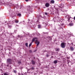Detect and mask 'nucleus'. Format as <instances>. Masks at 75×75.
Returning a JSON list of instances; mask_svg holds the SVG:
<instances>
[{"label":"nucleus","mask_w":75,"mask_h":75,"mask_svg":"<svg viewBox=\"0 0 75 75\" xmlns=\"http://www.w3.org/2000/svg\"><path fill=\"white\" fill-rule=\"evenodd\" d=\"M7 62L9 64H11V59H8L7 60Z\"/></svg>","instance_id":"obj_1"},{"label":"nucleus","mask_w":75,"mask_h":75,"mask_svg":"<svg viewBox=\"0 0 75 75\" xmlns=\"http://www.w3.org/2000/svg\"><path fill=\"white\" fill-rule=\"evenodd\" d=\"M38 42V44L37 45L36 47H37L40 44V42L38 41V40H35V43L36 44H37Z\"/></svg>","instance_id":"obj_2"},{"label":"nucleus","mask_w":75,"mask_h":75,"mask_svg":"<svg viewBox=\"0 0 75 75\" xmlns=\"http://www.w3.org/2000/svg\"><path fill=\"white\" fill-rule=\"evenodd\" d=\"M61 47L63 48L65 47V43L64 42H62L61 44Z\"/></svg>","instance_id":"obj_3"},{"label":"nucleus","mask_w":75,"mask_h":75,"mask_svg":"<svg viewBox=\"0 0 75 75\" xmlns=\"http://www.w3.org/2000/svg\"><path fill=\"white\" fill-rule=\"evenodd\" d=\"M6 66L7 67V68L8 69H11V66H9V64H7Z\"/></svg>","instance_id":"obj_4"},{"label":"nucleus","mask_w":75,"mask_h":75,"mask_svg":"<svg viewBox=\"0 0 75 75\" xmlns=\"http://www.w3.org/2000/svg\"><path fill=\"white\" fill-rule=\"evenodd\" d=\"M32 9L30 8V6H28V8H27V10L28 11H31V10H32Z\"/></svg>","instance_id":"obj_5"},{"label":"nucleus","mask_w":75,"mask_h":75,"mask_svg":"<svg viewBox=\"0 0 75 75\" xmlns=\"http://www.w3.org/2000/svg\"><path fill=\"white\" fill-rule=\"evenodd\" d=\"M45 6L46 7H48L49 6H50V4L49 3H46L45 4Z\"/></svg>","instance_id":"obj_6"},{"label":"nucleus","mask_w":75,"mask_h":75,"mask_svg":"<svg viewBox=\"0 0 75 75\" xmlns=\"http://www.w3.org/2000/svg\"><path fill=\"white\" fill-rule=\"evenodd\" d=\"M31 62L32 63V65H35V61L33 60H32Z\"/></svg>","instance_id":"obj_7"},{"label":"nucleus","mask_w":75,"mask_h":75,"mask_svg":"<svg viewBox=\"0 0 75 75\" xmlns=\"http://www.w3.org/2000/svg\"><path fill=\"white\" fill-rule=\"evenodd\" d=\"M36 39H37V38H35L33 39L32 40V42H33L34 41H35V40H36Z\"/></svg>","instance_id":"obj_8"},{"label":"nucleus","mask_w":75,"mask_h":75,"mask_svg":"<svg viewBox=\"0 0 75 75\" xmlns=\"http://www.w3.org/2000/svg\"><path fill=\"white\" fill-rule=\"evenodd\" d=\"M70 26H73L74 25V23H69V24Z\"/></svg>","instance_id":"obj_9"},{"label":"nucleus","mask_w":75,"mask_h":75,"mask_svg":"<svg viewBox=\"0 0 75 75\" xmlns=\"http://www.w3.org/2000/svg\"><path fill=\"white\" fill-rule=\"evenodd\" d=\"M57 62H58V61H57V60H55L54 61V63L55 64H57Z\"/></svg>","instance_id":"obj_10"},{"label":"nucleus","mask_w":75,"mask_h":75,"mask_svg":"<svg viewBox=\"0 0 75 75\" xmlns=\"http://www.w3.org/2000/svg\"><path fill=\"white\" fill-rule=\"evenodd\" d=\"M55 50L56 51H59V48H56L55 49Z\"/></svg>","instance_id":"obj_11"},{"label":"nucleus","mask_w":75,"mask_h":75,"mask_svg":"<svg viewBox=\"0 0 75 75\" xmlns=\"http://www.w3.org/2000/svg\"><path fill=\"white\" fill-rule=\"evenodd\" d=\"M41 25H38V28H41Z\"/></svg>","instance_id":"obj_12"},{"label":"nucleus","mask_w":75,"mask_h":75,"mask_svg":"<svg viewBox=\"0 0 75 75\" xmlns=\"http://www.w3.org/2000/svg\"><path fill=\"white\" fill-rule=\"evenodd\" d=\"M70 49L71 51H74V48L72 47H70Z\"/></svg>","instance_id":"obj_13"},{"label":"nucleus","mask_w":75,"mask_h":75,"mask_svg":"<svg viewBox=\"0 0 75 75\" xmlns=\"http://www.w3.org/2000/svg\"><path fill=\"white\" fill-rule=\"evenodd\" d=\"M54 0H51V3H52V4H54Z\"/></svg>","instance_id":"obj_14"},{"label":"nucleus","mask_w":75,"mask_h":75,"mask_svg":"<svg viewBox=\"0 0 75 75\" xmlns=\"http://www.w3.org/2000/svg\"><path fill=\"white\" fill-rule=\"evenodd\" d=\"M32 43H33V42H32L29 44V47H31V45H32Z\"/></svg>","instance_id":"obj_15"},{"label":"nucleus","mask_w":75,"mask_h":75,"mask_svg":"<svg viewBox=\"0 0 75 75\" xmlns=\"http://www.w3.org/2000/svg\"><path fill=\"white\" fill-rule=\"evenodd\" d=\"M12 4L11 3H9L8 4V5H9V6H12Z\"/></svg>","instance_id":"obj_16"},{"label":"nucleus","mask_w":75,"mask_h":75,"mask_svg":"<svg viewBox=\"0 0 75 75\" xmlns=\"http://www.w3.org/2000/svg\"><path fill=\"white\" fill-rule=\"evenodd\" d=\"M17 15L18 16H19V17H20V16H21V13H18Z\"/></svg>","instance_id":"obj_17"},{"label":"nucleus","mask_w":75,"mask_h":75,"mask_svg":"<svg viewBox=\"0 0 75 75\" xmlns=\"http://www.w3.org/2000/svg\"><path fill=\"white\" fill-rule=\"evenodd\" d=\"M8 28H11L12 27L10 25H8Z\"/></svg>","instance_id":"obj_18"},{"label":"nucleus","mask_w":75,"mask_h":75,"mask_svg":"<svg viewBox=\"0 0 75 75\" xmlns=\"http://www.w3.org/2000/svg\"><path fill=\"white\" fill-rule=\"evenodd\" d=\"M25 45L27 47H28V43H26L25 44Z\"/></svg>","instance_id":"obj_19"},{"label":"nucleus","mask_w":75,"mask_h":75,"mask_svg":"<svg viewBox=\"0 0 75 75\" xmlns=\"http://www.w3.org/2000/svg\"><path fill=\"white\" fill-rule=\"evenodd\" d=\"M13 72H14V73H15V74H16V73H17V71L16 70H14L13 71Z\"/></svg>","instance_id":"obj_20"},{"label":"nucleus","mask_w":75,"mask_h":75,"mask_svg":"<svg viewBox=\"0 0 75 75\" xmlns=\"http://www.w3.org/2000/svg\"><path fill=\"white\" fill-rule=\"evenodd\" d=\"M15 22L16 23H18V21L17 20H16L15 21Z\"/></svg>","instance_id":"obj_21"},{"label":"nucleus","mask_w":75,"mask_h":75,"mask_svg":"<svg viewBox=\"0 0 75 75\" xmlns=\"http://www.w3.org/2000/svg\"><path fill=\"white\" fill-rule=\"evenodd\" d=\"M4 75H8V74H7L6 73H5L4 74Z\"/></svg>","instance_id":"obj_22"},{"label":"nucleus","mask_w":75,"mask_h":75,"mask_svg":"<svg viewBox=\"0 0 75 75\" xmlns=\"http://www.w3.org/2000/svg\"><path fill=\"white\" fill-rule=\"evenodd\" d=\"M31 69H32V70H34V68L33 67H31Z\"/></svg>","instance_id":"obj_23"},{"label":"nucleus","mask_w":75,"mask_h":75,"mask_svg":"<svg viewBox=\"0 0 75 75\" xmlns=\"http://www.w3.org/2000/svg\"><path fill=\"white\" fill-rule=\"evenodd\" d=\"M29 52L30 53H32V51L31 50H29Z\"/></svg>","instance_id":"obj_24"},{"label":"nucleus","mask_w":75,"mask_h":75,"mask_svg":"<svg viewBox=\"0 0 75 75\" xmlns=\"http://www.w3.org/2000/svg\"><path fill=\"white\" fill-rule=\"evenodd\" d=\"M46 57H49V55H48V54H47L46 55Z\"/></svg>","instance_id":"obj_25"},{"label":"nucleus","mask_w":75,"mask_h":75,"mask_svg":"<svg viewBox=\"0 0 75 75\" xmlns=\"http://www.w3.org/2000/svg\"><path fill=\"white\" fill-rule=\"evenodd\" d=\"M67 62H68L67 64H69V62H70V61L68 60H67Z\"/></svg>","instance_id":"obj_26"},{"label":"nucleus","mask_w":75,"mask_h":75,"mask_svg":"<svg viewBox=\"0 0 75 75\" xmlns=\"http://www.w3.org/2000/svg\"><path fill=\"white\" fill-rule=\"evenodd\" d=\"M70 20V19L69 18V17L68 19V21L69 22Z\"/></svg>","instance_id":"obj_27"},{"label":"nucleus","mask_w":75,"mask_h":75,"mask_svg":"<svg viewBox=\"0 0 75 75\" xmlns=\"http://www.w3.org/2000/svg\"><path fill=\"white\" fill-rule=\"evenodd\" d=\"M45 15H47V12H45Z\"/></svg>","instance_id":"obj_28"},{"label":"nucleus","mask_w":75,"mask_h":75,"mask_svg":"<svg viewBox=\"0 0 75 75\" xmlns=\"http://www.w3.org/2000/svg\"><path fill=\"white\" fill-rule=\"evenodd\" d=\"M21 62H18V64H21Z\"/></svg>","instance_id":"obj_29"},{"label":"nucleus","mask_w":75,"mask_h":75,"mask_svg":"<svg viewBox=\"0 0 75 75\" xmlns=\"http://www.w3.org/2000/svg\"><path fill=\"white\" fill-rule=\"evenodd\" d=\"M69 57H67V59H69Z\"/></svg>","instance_id":"obj_30"},{"label":"nucleus","mask_w":75,"mask_h":75,"mask_svg":"<svg viewBox=\"0 0 75 75\" xmlns=\"http://www.w3.org/2000/svg\"><path fill=\"white\" fill-rule=\"evenodd\" d=\"M71 44H72V45H74V44H73V42L71 43Z\"/></svg>","instance_id":"obj_31"},{"label":"nucleus","mask_w":75,"mask_h":75,"mask_svg":"<svg viewBox=\"0 0 75 75\" xmlns=\"http://www.w3.org/2000/svg\"><path fill=\"white\" fill-rule=\"evenodd\" d=\"M20 73H18V75H20Z\"/></svg>","instance_id":"obj_32"},{"label":"nucleus","mask_w":75,"mask_h":75,"mask_svg":"<svg viewBox=\"0 0 75 75\" xmlns=\"http://www.w3.org/2000/svg\"><path fill=\"white\" fill-rule=\"evenodd\" d=\"M39 66H40V65H41V64L39 63Z\"/></svg>","instance_id":"obj_33"},{"label":"nucleus","mask_w":75,"mask_h":75,"mask_svg":"<svg viewBox=\"0 0 75 75\" xmlns=\"http://www.w3.org/2000/svg\"><path fill=\"white\" fill-rule=\"evenodd\" d=\"M18 37H20V36L19 35H18Z\"/></svg>","instance_id":"obj_34"},{"label":"nucleus","mask_w":75,"mask_h":75,"mask_svg":"<svg viewBox=\"0 0 75 75\" xmlns=\"http://www.w3.org/2000/svg\"><path fill=\"white\" fill-rule=\"evenodd\" d=\"M74 20H75V16L74 17Z\"/></svg>","instance_id":"obj_35"},{"label":"nucleus","mask_w":75,"mask_h":75,"mask_svg":"<svg viewBox=\"0 0 75 75\" xmlns=\"http://www.w3.org/2000/svg\"><path fill=\"white\" fill-rule=\"evenodd\" d=\"M25 1H28V0H25Z\"/></svg>","instance_id":"obj_36"},{"label":"nucleus","mask_w":75,"mask_h":75,"mask_svg":"<svg viewBox=\"0 0 75 75\" xmlns=\"http://www.w3.org/2000/svg\"><path fill=\"white\" fill-rule=\"evenodd\" d=\"M39 21L38 20L37 21V23H38Z\"/></svg>","instance_id":"obj_37"},{"label":"nucleus","mask_w":75,"mask_h":75,"mask_svg":"<svg viewBox=\"0 0 75 75\" xmlns=\"http://www.w3.org/2000/svg\"><path fill=\"white\" fill-rule=\"evenodd\" d=\"M33 58H34V59H35V57H33Z\"/></svg>","instance_id":"obj_38"},{"label":"nucleus","mask_w":75,"mask_h":75,"mask_svg":"<svg viewBox=\"0 0 75 75\" xmlns=\"http://www.w3.org/2000/svg\"><path fill=\"white\" fill-rule=\"evenodd\" d=\"M45 52H47V51H45Z\"/></svg>","instance_id":"obj_39"},{"label":"nucleus","mask_w":75,"mask_h":75,"mask_svg":"<svg viewBox=\"0 0 75 75\" xmlns=\"http://www.w3.org/2000/svg\"><path fill=\"white\" fill-rule=\"evenodd\" d=\"M22 74V75H24L23 74Z\"/></svg>","instance_id":"obj_40"},{"label":"nucleus","mask_w":75,"mask_h":75,"mask_svg":"<svg viewBox=\"0 0 75 75\" xmlns=\"http://www.w3.org/2000/svg\"><path fill=\"white\" fill-rule=\"evenodd\" d=\"M1 75H3V74H2Z\"/></svg>","instance_id":"obj_41"},{"label":"nucleus","mask_w":75,"mask_h":75,"mask_svg":"<svg viewBox=\"0 0 75 75\" xmlns=\"http://www.w3.org/2000/svg\"><path fill=\"white\" fill-rule=\"evenodd\" d=\"M9 54H10V52H9Z\"/></svg>","instance_id":"obj_42"}]
</instances>
